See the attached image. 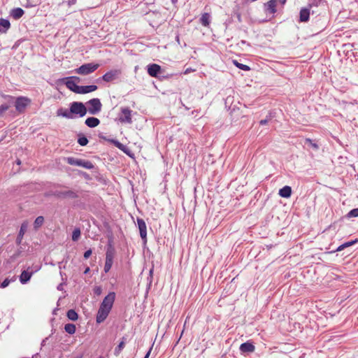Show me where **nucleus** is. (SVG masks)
I'll use <instances>...</instances> for the list:
<instances>
[{"mask_svg": "<svg viewBox=\"0 0 358 358\" xmlns=\"http://www.w3.org/2000/svg\"><path fill=\"white\" fill-rule=\"evenodd\" d=\"M11 282V280H9L8 278H6L2 282L0 283V287L1 288H6L8 287Z\"/></svg>", "mask_w": 358, "mask_h": 358, "instance_id": "37", "label": "nucleus"}, {"mask_svg": "<svg viewBox=\"0 0 358 358\" xmlns=\"http://www.w3.org/2000/svg\"><path fill=\"white\" fill-rule=\"evenodd\" d=\"M125 337H122V341L120 343L115 347L114 350V355L117 357L119 356L121 353L122 350L124 349L125 346Z\"/></svg>", "mask_w": 358, "mask_h": 358, "instance_id": "23", "label": "nucleus"}, {"mask_svg": "<svg viewBox=\"0 0 358 358\" xmlns=\"http://www.w3.org/2000/svg\"><path fill=\"white\" fill-rule=\"evenodd\" d=\"M10 27L9 20L3 18L0 19V33H6Z\"/></svg>", "mask_w": 358, "mask_h": 358, "instance_id": "20", "label": "nucleus"}, {"mask_svg": "<svg viewBox=\"0 0 358 358\" xmlns=\"http://www.w3.org/2000/svg\"><path fill=\"white\" fill-rule=\"evenodd\" d=\"M17 164H21L20 160H19V159H18V160L17 161Z\"/></svg>", "mask_w": 358, "mask_h": 358, "instance_id": "56", "label": "nucleus"}, {"mask_svg": "<svg viewBox=\"0 0 358 358\" xmlns=\"http://www.w3.org/2000/svg\"><path fill=\"white\" fill-rule=\"evenodd\" d=\"M310 17V10L308 8H303L300 10V22H308Z\"/></svg>", "mask_w": 358, "mask_h": 358, "instance_id": "22", "label": "nucleus"}, {"mask_svg": "<svg viewBox=\"0 0 358 358\" xmlns=\"http://www.w3.org/2000/svg\"><path fill=\"white\" fill-rule=\"evenodd\" d=\"M132 113L133 111L128 107H122L118 115V120L123 124H131Z\"/></svg>", "mask_w": 358, "mask_h": 358, "instance_id": "5", "label": "nucleus"}, {"mask_svg": "<svg viewBox=\"0 0 358 358\" xmlns=\"http://www.w3.org/2000/svg\"><path fill=\"white\" fill-rule=\"evenodd\" d=\"M276 3L277 0H270L266 4V10L271 14H274L276 12Z\"/></svg>", "mask_w": 358, "mask_h": 358, "instance_id": "19", "label": "nucleus"}, {"mask_svg": "<svg viewBox=\"0 0 358 358\" xmlns=\"http://www.w3.org/2000/svg\"><path fill=\"white\" fill-rule=\"evenodd\" d=\"M30 269H31V268L28 267V268L27 270H24L21 273V274L20 275V281L22 284L24 285V284L27 283L30 280L32 275L35 272H36L39 268H36L34 271L32 269L31 271H29Z\"/></svg>", "mask_w": 358, "mask_h": 358, "instance_id": "11", "label": "nucleus"}, {"mask_svg": "<svg viewBox=\"0 0 358 358\" xmlns=\"http://www.w3.org/2000/svg\"><path fill=\"white\" fill-rule=\"evenodd\" d=\"M63 81L64 82V84L66 85L68 89L78 94L79 85H78L77 83L80 82V78L79 77L71 76L69 78H65L63 79Z\"/></svg>", "mask_w": 358, "mask_h": 358, "instance_id": "7", "label": "nucleus"}, {"mask_svg": "<svg viewBox=\"0 0 358 358\" xmlns=\"http://www.w3.org/2000/svg\"><path fill=\"white\" fill-rule=\"evenodd\" d=\"M115 299V293L113 292H109L104 297L96 313V322L97 324L102 323L107 318L113 308Z\"/></svg>", "mask_w": 358, "mask_h": 358, "instance_id": "1", "label": "nucleus"}, {"mask_svg": "<svg viewBox=\"0 0 358 358\" xmlns=\"http://www.w3.org/2000/svg\"><path fill=\"white\" fill-rule=\"evenodd\" d=\"M280 1L282 5H284L286 3L287 0H280Z\"/></svg>", "mask_w": 358, "mask_h": 358, "instance_id": "54", "label": "nucleus"}, {"mask_svg": "<svg viewBox=\"0 0 358 358\" xmlns=\"http://www.w3.org/2000/svg\"><path fill=\"white\" fill-rule=\"evenodd\" d=\"M2 96L4 98V99H10V100H13L14 99V97H13L12 96H10V95H2Z\"/></svg>", "mask_w": 358, "mask_h": 358, "instance_id": "48", "label": "nucleus"}, {"mask_svg": "<svg viewBox=\"0 0 358 358\" xmlns=\"http://www.w3.org/2000/svg\"><path fill=\"white\" fill-rule=\"evenodd\" d=\"M80 175L83 176L86 179H90V176L88 173H85V172H80Z\"/></svg>", "mask_w": 358, "mask_h": 358, "instance_id": "44", "label": "nucleus"}, {"mask_svg": "<svg viewBox=\"0 0 358 358\" xmlns=\"http://www.w3.org/2000/svg\"><path fill=\"white\" fill-rule=\"evenodd\" d=\"M148 73L152 77H157L161 72V66L157 64H149L147 66Z\"/></svg>", "mask_w": 358, "mask_h": 358, "instance_id": "13", "label": "nucleus"}, {"mask_svg": "<svg viewBox=\"0 0 358 358\" xmlns=\"http://www.w3.org/2000/svg\"><path fill=\"white\" fill-rule=\"evenodd\" d=\"M99 358H101V357H99Z\"/></svg>", "mask_w": 358, "mask_h": 358, "instance_id": "62", "label": "nucleus"}, {"mask_svg": "<svg viewBox=\"0 0 358 358\" xmlns=\"http://www.w3.org/2000/svg\"><path fill=\"white\" fill-rule=\"evenodd\" d=\"M85 124L90 128H94L97 127L100 124V120L94 117H87L85 121Z\"/></svg>", "mask_w": 358, "mask_h": 358, "instance_id": "17", "label": "nucleus"}, {"mask_svg": "<svg viewBox=\"0 0 358 358\" xmlns=\"http://www.w3.org/2000/svg\"><path fill=\"white\" fill-rule=\"evenodd\" d=\"M239 349L243 353H250L255 351V348L252 343L245 342L240 345Z\"/></svg>", "mask_w": 358, "mask_h": 358, "instance_id": "14", "label": "nucleus"}, {"mask_svg": "<svg viewBox=\"0 0 358 358\" xmlns=\"http://www.w3.org/2000/svg\"><path fill=\"white\" fill-rule=\"evenodd\" d=\"M114 252V248H108L106 254V259L113 262Z\"/></svg>", "mask_w": 358, "mask_h": 358, "instance_id": "30", "label": "nucleus"}, {"mask_svg": "<svg viewBox=\"0 0 358 358\" xmlns=\"http://www.w3.org/2000/svg\"><path fill=\"white\" fill-rule=\"evenodd\" d=\"M28 227H29V223L27 221H24L22 223L20 229V231L18 234V235H19V236H20V238H23L24 234L27 231Z\"/></svg>", "mask_w": 358, "mask_h": 358, "instance_id": "25", "label": "nucleus"}, {"mask_svg": "<svg viewBox=\"0 0 358 358\" xmlns=\"http://www.w3.org/2000/svg\"><path fill=\"white\" fill-rule=\"evenodd\" d=\"M65 161L70 165L80 166L87 169H92L94 167V164L90 161L73 157H68L65 158Z\"/></svg>", "mask_w": 358, "mask_h": 358, "instance_id": "2", "label": "nucleus"}, {"mask_svg": "<svg viewBox=\"0 0 358 358\" xmlns=\"http://www.w3.org/2000/svg\"><path fill=\"white\" fill-rule=\"evenodd\" d=\"M271 120V114H269V115L266 117V119H264V120H262L259 122V124H260L261 125H265V124H266L268 122V121H269V120Z\"/></svg>", "mask_w": 358, "mask_h": 358, "instance_id": "40", "label": "nucleus"}, {"mask_svg": "<svg viewBox=\"0 0 358 358\" xmlns=\"http://www.w3.org/2000/svg\"><path fill=\"white\" fill-rule=\"evenodd\" d=\"M188 72H189V69H187L185 72V73H187Z\"/></svg>", "mask_w": 358, "mask_h": 358, "instance_id": "58", "label": "nucleus"}, {"mask_svg": "<svg viewBox=\"0 0 358 358\" xmlns=\"http://www.w3.org/2000/svg\"><path fill=\"white\" fill-rule=\"evenodd\" d=\"M358 242V239H355V241L345 242L341 244L339 246H352L353 244Z\"/></svg>", "mask_w": 358, "mask_h": 358, "instance_id": "39", "label": "nucleus"}, {"mask_svg": "<svg viewBox=\"0 0 358 358\" xmlns=\"http://www.w3.org/2000/svg\"><path fill=\"white\" fill-rule=\"evenodd\" d=\"M279 195L283 198H289L292 194V188L289 186H285L279 190Z\"/></svg>", "mask_w": 358, "mask_h": 358, "instance_id": "21", "label": "nucleus"}, {"mask_svg": "<svg viewBox=\"0 0 358 358\" xmlns=\"http://www.w3.org/2000/svg\"><path fill=\"white\" fill-rule=\"evenodd\" d=\"M57 115L62 116L63 117L67 119H73L74 116L72 115L71 110L64 109L63 108H60L57 110Z\"/></svg>", "mask_w": 358, "mask_h": 358, "instance_id": "16", "label": "nucleus"}, {"mask_svg": "<svg viewBox=\"0 0 358 358\" xmlns=\"http://www.w3.org/2000/svg\"><path fill=\"white\" fill-rule=\"evenodd\" d=\"M117 146L119 148L122 149V147L123 145H122V144H121L120 143L117 142Z\"/></svg>", "mask_w": 358, "mask_h": 358, "instance_id": "51", "label": "nucleus"}, {"mask_svg": "<svg viewBox=\"0 0 358 358\" xmlns=\"http://www.w3.org/2000/svg\"><path fill=\"white\" fill-rule=\"evenodd\" d=\"M20 252L18 251L17 253L12 255L10 258V262H13L15 259H16L17 258V257L20 255Z\"/></svg>", "mask_w": 358, "mask_h": 358, "instance_id": "43", "label": "nucleus"}, {"mask_svg": "<svg viewBox=\"0 0 358 358\" xmlns=\"http://www.w3.org/2000/svg\"><path fill=\"white\" fill-rule=\"evenodd\" d=\"M121 73L120 70H111L110 71L106 72L103 76L102 79L105 82H111L119 76V75Z\"/></svg>", "mask_w": 358, "mask_h": 358, "instance_id": "12", "label": "nucleus"}, {"mask_svg": "<svg viewBox=\"0 0 358 358\" xmlns=\"http://www.w3.org/2000/svg\"><path fill=\"white\" fill-rule=\"evenodd\" d=\"M152 348L149 349V350L145 354V357L143 358H149L150 353H151Z\"/></svg>", "mask_w": 358, "mask_h": 358, "instance_id": "47", "label": "nucleus"}, {"mask_svg": "<svg viewBox=\"0 0 358 358\" xmlns=\"http://www.w3.org/2000/svg\"><path fill=\"white\" fill-rule=\"evenodd\" d=\"M97 86L94 85H86V86H80L78 94H87L92 92H94L97 90Z\"/></svg>", "mask_w": 358, "mask_h": 358, "instance_id": "15", "label": "nucleus"}, {"mask_svg": "<svg viewBox=\"0 0 358 358\" xmlns=\"http://www.w3.org/2000/svg\"><path fill=\"white\" fill-rule=\"evenodd\" d=\"M92 250H90V249L87 250V251H85V253H84V258L85 259L89 258L90 256L92 255Z\"/></svg>", "mask_w": 358, "mask_h": 358, "instance_id": "42", "label": "nucleus"}, {"mask_svg": "<svg viewBox=\"0 0 358 358\" xmlns=\"http://www.w3.org/2000/svg\"><path fill=\"white\" fill-rule=\"evenodd\" d=\"M94 294L96 296H99L102 293V288L100 286H95L93 289Z\"/></svg>", "mask_w": 358, "mask_h": 358, "instance_id": "38", "label": "nucleus"}, {"mask_svg": "<svg viewBox=\"0 0 358 358\" xmlns=\"http://www.w3.org/2000/svg\"><path fill=\"white\" fill-rule=\"evenodd\" d=\"M90 269L89 266H87L84 271V274H87L90 272Z\"/></svg>", "mask_w": 358, "mask_h": 358, "instance_id": "50", "label": "nucleus"}, {"mask_svg": "<svg viewBox=\"0 0 358 358\" xmlns=\"http://www.w3.org/2000/svg\"><path fill=\"white\" fill-rule=\"evenodd\" d=\"M192 114L196 115L195 111H192Z\"/></svg>", "mask_w": 358, "mask_h": 358, "instance_id": "60", "label": "nucleus"}, {"mask_svg": "<svg viewBox=\"0 0 358 358\" xmlns=\"http://www.w3.org/2000/svg\"><path fill=\"white\" fill-rule=\"evenodd\" d=\"M306 143H308L314 149H318V145L316 143H313L312 140H310V138H306Z\"/></svg>", "mask_w": 358, "mask_h": 358, "instance_id": "41", "label": "nucleus"}, {"mask_svg": "<svg viewBox=\"0 0 358 358\" xmlns=\"http://www.w3.org/2000/svg\"><path fill=\"white\" fill-rule=\"evenodd\" d=\"M233 63L234 64L238 67V69H241V70H243V71H249L250 69V68L248 66V65H245V64H241L239 63L238 61L236 60H234L233 61Z\"/></svg>", "mask_w": 358, "mask_h": 358, "instance_id": "31", "label": "nucleus"}, {"mask_svg": "<svg viewBox=\"0 0 358 358\" xmlns=\"http://www.w3.org/2000/svg\"><path fill=\"white\" fill-rule=\"evenodd\" d=\"M44 222V217L43 216H38L36 218L34 222V227L36 230L42 226Z\"/></svg>", "mask_w": 358, "mask_h": 358, "instance_id": "27", "label": "nucleus"}, {"mask_svg": "<svg viewBox=\"0 0 358 358\" xmlns=\"http://www.w3.org/2000/svg\"><path fill=\"white\" fill-rule=\"evenodd\" d=\"M348 217H358V208L351 210L347 215Z\"/></svg>", "mask_w": 358, "mask_h": 358, "instance_id": "35", "label": "nucleus"}, {"mask_svg": "<svg viewBox=\"0 0 358 358\" xmlns=\"http://www.w3.org/2000/svg\"><path fill=\"white\" fill-rule=\"evenodd\" d=\"M60 275L62 277V282L58 285L57 288L58 290L62 291L64 289V285L66 283V274L62 271L60 272Z\"/></svg>", "mask_w": 358, "mask_h": 358, "instance_id": "28", "label": "nucleus"}, {"mask_svg": "<svg viewBox=\"0 0 358 358\" xmlns=\"http://www.w3.org/2000/svg\"><path fill=\"white\" fill-rule=\"evenodd\" d=\"M10 106L8 104H2L0 106V116L2 115V114L6 112L7 110H8Z\"/></svg>", "mask_w": 358, "mask_h": 358, "instance_id": "36", "label": "nucleus"}, {"mask_svg": "<svg viewBox=\"0 0 358 358\" xmlns=\"http://www.w3.org/2000/svg\"><path fill=\"white\" fill-rule=\"evenodd\" d=\"M85 104L87 106V112L90 115H97L101 110L102 104L98 98L92 99L86 102Z\"/></svg>", "mask_w": 358, "mask_h": 358, "instance_id": "3", "label": "nucleus"}, {"mask_svg": "<svg viewBox=\"0 0 358 358\" xmlns=\"http://www.w3.org/2000/svg\"><path fill=\"white\" fill-rule=\"evenodd\" d=\"M59 270L61 271L62 268H65V266H62V262H59Z\"/></svg>", "mask_w": 358, "mask_h": 358, "instance_id": "52", "label": "nucleus"}, {"mask_svg": "<svg viewBox=\"0 0 358 358\" xmlns=\"http://www.w3.org/2000/svg\"><path fill=\"white\" fill-rule=\"evenodd\" d=\"M64 329L68 334H73L76 332V327L75 324L72 323H68L65 324Z\"/></svg>", "mask_w": 358, "mask_h": 358, "instance_id": "26", "label": "nucleus"}, {"mask_svg": "<svg viewBox=\"0 0 358 358\" xmlns=\"http://www.w3.org/2000/svg\"><path fill=\"white\" fill-rule=\"evenodd\" d=\"M70 110L72 115H78L79 117H84L87 113V107L85 104L80 101H73L70 104Z\"/></svg>", "mask_w": 358, "mask_h": 358, "instance_id": "4", "label": "nucleus"}, {"mask_svg": "<svg viewBox=\"0 0 358 358\" xmlns=\"http://www.w3.org/2000/svg\"><path fill=\"white\" fill-rule=\"evenodd\" d=\"M345 248H336V249L335 250H332V251H330V252H328L329 253H334L336 252H340L341 250H343Z\"/></svg>", "mask_w": 358, "mask_h": 358, "instance_id": "45", "label": "nucleus"}, {"mask_svg": "<svg viewBox=\"0 0 358 358\" xmlns=\"http://www.w3.org/2000/svg\"><path fill=\"white\" fill-rule=\"evenodd\" d=\"M80 229L79 228H76L72 233V240L73 241H76L80 237Z\"/></svg>", "mask_w": 358, "mask_h": 358, "instance_id": "32", "label": "nucleus"}, {"mask_svg": "<svg viewBox=\"0 0 358 358\" xmlns=\"http://www.w3.org/2000/svg\"><path fill=\"white\" fill-rule=\"evenodd\" d=\"M137 226L139 230L140 236L143 241V244L147 243V227L145 221L142 218H137Z\"/></svg>", "mask_w": 358, "mask_h": 358, "instance_id": "10", "label": "nucleus"}, {"mask_svg": "<svg viewBox=\"0 0 358 358\" xmlns=\"http://www.w3.org/2000/svg\"><path fill=\"white\" fill-rule=\"evenodd\" d=\"M171 2L175 4L178 2V0H171Z\"/></svg>", "mask_w": 358, "mask_h": 358, "instance_id": "55", "label": "nucleus"}, {"mask_svg": "<svg viewBox=\"0 0 358 358\" xmlns=\"http://www.w3.org/2000/svg\"><path fill=\"white\" fill-rule=\"evenodd\" d=\"M24 13V11L23 9L21 8H15L10 10V15L13 19L18 20L22 17Z\"/></svg>", "mask_w": 358, "mask_h": 358, "instance_id": "18", "label": "nucleus"}, {"mask_svg": "<svg viewBox=\"0 0 358 358\" xmlns=\"http://www.w3.org/2000/svg\"><path fill=\"white\" fill-rule=\"evenodd\" d=\"M22 239V238H20V236H19V235H17V237L16 238L17 244L20 245L21 243Z\"/></svg>", "mask_w": 358, "mask_h": 358, "instance_id": "49", "label": "nucleus"}, {"mask_svg": "<svg viewBox=\"0 0 358 358\" xmlns=\"http://www.w3.org/2000/svg\"><path fill=\"white\" fill-rule=\"evenodd\" d=\"M59 270L61 271L62 268H65V266H62V262H59Z\"/></svg>", "mask_w": 358, "mask_h": 358, "instance_id": "53", "label": "nucleus"}, {"mask_svg": "<svg viewBox=\"0 0 358 358\" xmlns=\"http://www.w3.org/2000/svg\"><path fill=\"white\" fill-rule=\"evenodd\" d=\"M192 114L196 115L195 111H192Z\"/></svg>", "mask_w": 358, "mask_h": 358, "instance_id": "61", "label": "nucleus"}, {"mask_svg": "<svg viewBox=\"0 0 358 358\" xmlns=\"http://www.w3.org/2000/svg\"><path fill=\"white\" fill-rule=\"evenodd\" d=\"M30 103L31 100L29 98L25 96H19L15 101V109L20 113H23Z\"/></svg>", "mask_w": 358, "mask_h": 358, "instance_id": "9", "label": "nucleus"}, {"mask_svg": "<svg viewBox=\"0 0 358 358\" xmlns=\"http://www.w3.org/2000/svg\"><path fill=\"white\" fill-rule=\"evenodd\" d=\"M113 265V261H110L109 259H106L105 265H104V271L105 273H108Z\"/></svg>", "mask_w": 358, "mask_h": 358, "instance_id": "34", "label": "nucleus"}, {"mask_svg": "<svg viewBox=\"0 0 358 358\" xmlns=\"http://www.w3.org/2000/svg\"><path fill=\"white\" fill-rule=\"evenodd\" d=\"M48 196H54L58 199H76L78 197V195L76 192L73 190H67V191H59L55 190L50 192L48 194Z\"/></svg>", "mask_w": 358, "mask_h": 358, "instance_id": "6", "label": "nucleus"}, {"mask_svg": "<svg viewBox=\"0 0 358 358\" xmlns=\"http://www.w3.org/2000/svg\"><path fill=\"white\" fill-rule=\"evenodd\" d=\"M176 40L179 43V36H176Z\"/></svg>", "mask_w": 358, "mask_h": 358, "instance_id": "57", "label": "nucleus"}, {"mask_svg": "<svg viewBox=\"0 0 358 358\" xmlns=\"http://www.w3.org/2000/svg\"><path fill=\"white\" fill-rule=\"evenodd\" d=\"M99 66V65L98 64L87 63L80 66L76 71L80 75H88L95 71Z\"/></svg>", "mask_w": 358, "mask_h": 358, "instance_id": "8", "label": "nucleus"}, {"mask_svg": "<svg viewBox=\"0 0 358 358\" xmlns=\"http://www.w3.org/2000/svg\"><path fill=\"white\" fill-rule=\"evenodd\" d=\"M78 143L81 146H85V145H86L88 143V139L84 135L79 134L78 135Z\"/></svg>", "mask_w": 358, "mask_h": 358, "instance_id": "29", "label": "nucleus"}, {"mask_svg": "<svg viewBox=\"0 0 358 358\" xmlns=\"http://www.w3.org/2000/svg\"><path fill=\"white\" fill-rule=\"evenodd\" d=\"M201 23L203 26H208L209 24V15L208 13L202 15L201 17Z\"/></svg>", "mask_w": 358, "mask_h": 358, "instance_id": "33", "label": "nucleus"}, {"mask_svg": "<svg viewBox=\"0 0 358 358\" xmlns=\"http://www.w3.org/2000/svg\"><path fill=\"white\" fill-rule=\"evenodd\" d=\"M45 340H43L42 345L45 343Z\"/></svg>", "mask_w": 358, "mask_h": 358, "instance_id": "59", "label": "nucleus"}, {"mask_svg": "<svg viewBox=\"0 0 358 358\" xmlns=\"http://www.w3.org/2000/svg\"><path fill=\"white\" fill-rule=\"evenodd\" d=\"M76 3V0H69L67 3L69 6L74 5Z\"/></svg>", "mask_w": 358, "mask_h": 358, "instance_id": "46", "label": "nucleus"}, {"mask_svg": "<svg viewBox=\"0 0 358 358\" xmlns=\"http://www.w3.org/2000/svg\"><path fill=\"white\" fill-rule=\"evenodd\" d=\"M66 316L70 320L72 321H76L78 318V313L73 309L69 310L67 311Z\"/></svg>", "mask_w": 358, "mask_h": 358, "instance_id": "24", "label": "nucleus"}]
</instances>
